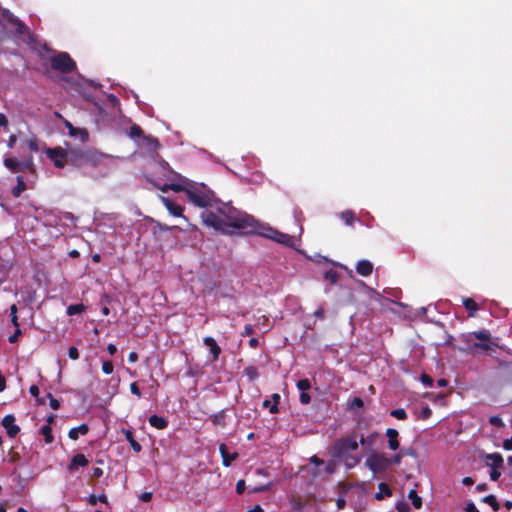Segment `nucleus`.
I'll list each match as a JSON object with an SVG mask.
<instances>
[{"label": "nucleus", "instance_id": "obj_38", "mask_svg": "<svg viewBox=\"0 0 512 512\" xmlns=\"http://www.w3.org/2000/svg\"><path fill=\"white\" fill-rule=\"evenodd\" d=\"M144 134L142 128L138 125H132L129 130V136L131 138H140Z\"/></svg>", "mask_w": 512, "mask_h": 512}, {"label": "nucleus", "instance_id": "obj_9", "mask_svg": "<svg viewBox=\"0 0 512 512\" xmlns=\"http://www.w3.org/2000/svg\"><path fill=\"white\" fill-rule=\"evenodd\" d=\"M107 157L108 156L103 153L92 150H86L84 166H90L93 168L100 167Z\"/></svg>", "mask_w": 512, "mask_h": 512}, {"label": "nucleus", "instance_id": "obj_10", "mask_svg": "<svg viewBox=\"0 0 512 512\" xmlns=\"http://www.w3.org/2000/svg\"><path fill=\"white\" fill-rule=\"evenodd\" d=\"M86 150L81 148L68 149V163L74 167L81 168L84 166Z\"/></svg>", "mask_w": 512, "mask_h": 512}, {"label": "nucleus", "instance_id": "obj_20", "mask_svg": "<svg viewBox=\"0 0 512 512\" xmlns=\"http://www.w3.org/2000/svg\"><path fill=\"white\" fill-rule=\"evenodd\" d=\"M64 126L68 129L69 135L75 137L81 135L82 141H86L88 138V132L85 129H79L74 127L68 120H64Z\"/></svg>", "mask_w": 512, "mask_h": 512}, {"label": "nucleus", "instance_id": "obj_60", "mask_svg": "<svg viewBox=\"0 0 512 512\" xmlns=\"http://www.w3.org/2000/svg\"><path fill=\"white\" fill-rule=\"evenodd\" d=\"M140 500L143 502H150L152 499V493L151 492H144L140 495Z\"/></svg>", "mask_w": 512, "mask_h": 512}, {"label": "nucleus", "instance_id": "obj_16", "mask_svg": "<svg viewBox=\"0 0 512 512\" xmlns=\"http://www.w3.org/2000/svg\"><path fill=\"white\" fill-rule=\"evenodd\" d=\"M219 452L222 457V463L226 467L230 466L231 463L238 457V454L236 452L229 453L228 448H227L226 444H224V443L220 444Z\"/></svg>", "mask_w": 512, "mask_h": 512}, {"label": "nucleus", "instance_id": "obj_59", "mask_svg": "<svg viewBox=\"0 0 512 512\" xmlns=\"http://www.w3.org/2000/svg\"><path fill=\"white\" fill-rule=\"evenodd\" d=\"M29 392L35 398H38V396L40 394L39 388H38L37 385H31L30 388H29Z\"/></svg>", "mask_w": 512, "mask_h": 512}, {"label": "nucleus", "instance_id": "obj_56", "mask_svg": "<svg viewBox=\"0 0 512 512\" xmlns=\"http://www.w3.org/2000/svg\"><path fill=\"white\" fill-rule=\"evenodd\" d=\"M21 335V329L16 328L14 334L10 335L8 340L10 343H16L18 341V337Z\"/></svg>", "mask_w": 512, "mask_h": 512}, {"label": "nucleus", "instance_id": "obj_43", "mask_svg": "<svg viewBox=\"0 0 512 512\" xmlns=\"http://www.w3.org/2000/svg\"><path fill=\"white\" fill-rule=\"evenodd\" d=\"M2 16L12 25H14L18 20V18L15 17L14 14L11 13L8 9L2 10Z\"/></svg>", "mask_w": 512, "mask_h": 512}, {"label": "nucleus", "instance_id": "obj_5", "mask_svg": "<svg viewBox=\"0 0 512 512\" xmlns=\"http://www.w3.org/2000/svg\"><path fill=\"white\" fill-rule=\"evenodd\" d=\"M51 68L62 73H70L76 68L75 61L67 52H61L50 59Z\"/></svg>", "mask_w": 512, "mask_h": 512}, {"label": "nucleus", "instance_id": "obj_30", "mask_svg": "<svg viewBox=\"0 0 512 512\" xmlns=\"http://www.w3.org/2000/svg\"><path fill=\"white\" fill-rule=\"evenodd\" d=\"M85 309H86V307L82 303L72 304L67 307L66 313L68 316H73V315L82 313L83 311H85Z\"/></svg>", "mask_w": 512, "mask_h": 512}, {"label": "nucleus", "instance_id": "obj_45", "mask_svg": "<svg viewBox=\"0 0 512 512\" xmlns=\"http://www.w3.org/2000/svg\"><path fill=\"white\" fill-rule=\"evenodd\" d=\"M47 398L49 399L50 407L53 410H58L60 408V402L56 398L53 397V395L49 392L47 393Z\"/></svg>", "mask_w": 512, "mask_h": 512}, {"label": "nucleus", "instance_id": "obj_41", "mask_svg": "<svg viewBox=\"0 0 512 512\" xmlns=\"http://www.w3.org/2000/svg\"><path fill=\"white\" fill-rule=\"evenodd\" d=\"M390 415L398 420H405L407 418V413L403 408L392 410Z\"/></svg>", "mask_w": 512, "mask_h": 512}, {"label": "nucleus", "instance_id": "obj_34", "mask_svg": "<svg viewBox=\"0 0 512 512\" xmlns=\"http://www.w3.org/2000/svg\"><path fill=\"white\" fill-rule=\"evenodd\" d=\"M364 406V401L360 397H354L347 406V409L354 412L356 409L362 408Z\"/></svg>", "mask_w": 512, "mask_h": 512}, {"label": "nucleus", "instance_id": "obj_46", "mask_svg": "<svg viewBox=\"0 0 512 512\" xmlns=\"http://www.w3.org/2000/svg\"><path fill=\"white\" fill-rule=\"evenodd\" d=\"M14 26L16 27V32L18 34H23L27 30V27H26L25 23L23 21L19 20V19L16 21Z\"/></svg>", "mask_w": 512, "mask_h": 512}, {"label": "nucleus", "instance_id": "obj_28", "mask_svg": "<svg viewBox=\"0 0 512 512\" xmlns=\"http://www.w3.org/2000/svg\"><path fill=\"white\" fill-rule=\"evenodd\" d=\"M26 190V184L22 176L17 177V184L12 190L14 197H19L23 191Z\"/></svg>", "mask_w": 512, "mask_h": 512}, {"label": "nucleus", "instance_id": "obj_50", "mask_svg": "<svg viewBox=\"0 0 512 512\" xmlns=\"http://www.w3.org/2000/svg\"><path fill=\"white\" fill-rule=\"evenodd\" d=\"M130 391H131V393H132L133 395H135V396H137V397H139V398L142 396V393H141V391H140V389H139V387H138L137 382H132V383L130 384Z\"/></svg>", "mask_w": 512, "mask_h": 512}, {"label": "nucleus", "instance_id": "obj_21", "mask_svg": "<svg viewBox=\"0 0 512 512\" xmlns=\"http://www.w3.org/2000/svg\"><path fill=\"white\" fill-rule=\"evenodd\" d=\"M89 431V427L87 424L83 423L77 427H73L68 432V437L71 440H77L79 435H86Z\"/></svg>", "mask_w": 512, "mask_h": 512}, {"label": "nucleus", "instance_id": "obj_32", "mask_svg": "<svg viewBox=\"0 0 512 512\" xmlns=\"http://www.w3.org/2000/svg\"><path fill=\"white\" fill-rule=\"evenodd\" d=\"M40 433L44 436L45 443L50 444L54 441L52 428L49 426V424L44 425L41 428Z\"/></svg>", "mask_w": 512, "mask_h": 512}, {"label": "nucleus", "instance_id": "obj_53", "mask_svg": "<svg viewBox=\"0 0 512 512\" xmlns=\"http://www.w3.org/2000/svg\"><path fill=\"white\" fill-rule=\"evenodd\" d=\"M299 400L301 404H309L311 402V397L307 391H305L300 393Z\"/></svg>", "mask_w": 512, "mask_h": 512}, {"label": "nucleus", "instance_id": "obj_57", "mask_svg": "<svg viewBox=\"0 0 512 512\" xmlns=\"http://www.w3.org/2000/svg\"><path fill=\"white\" fill-rule=\"evenodd\" d=\"M402 457H403V454L402 453H398V454H395L393 455L390 459L391 461V464H395V465H398L401 463V460H402Z\"/></svg>", "mask_w": 512, "mask_h": 512}, {"label": "nucleus", "instance_id": "obj_40", "mask_svg": "<svg viewBox=\"0 0 512 512\" xmlns=\"http://www.w3.org/2000/svg\"><path fill=\"white\" fill-rule=\"evenodd\" d=\"M10 316H11V323L15 328H20L18 323V317H17V306L15 304H12L10 306Z\"/></svg>", "mask_w": 512, "mask_h": 512}, {"label": "nucleus", "instance_id": "obj_12", "mask_svg": "<svg viewBox=\"0 0 512 512\" xmlns=\"http://www.w3.org/2000/svg\"><path fill=\"white\" fill-rule=\"evenodd\" d=\"M162 203L166 207V209L169 211V213L175 217H182L186 220V217L183 215V207L176 204L172 200L166 197L161 198Z\"/></svg>", "mask_w": 512, "mask_h": 512}, {"label": "nucleus", "instance_id": "obj_3", "mask_svg": "<svg viewBox=\"0 0 512 512\" xmlns=\"http://www.w3.org/2000/svg\"><path fill=\"white\" fill-rule=\"evenodd\" d=\"M254 233L286 246L292 244V237L290 235L282 233L270 226H264L258 223Z\"/></svg>", "mask_w": 512, "mask_h": 512}, {"label": "nucleus", "instance_id": "obj_64", "mask_svg": "<svg viewBox=\"0 0 512 512\" xmlns=\"http://www.w3.org/2000/svg\"><path fill=\"white\" fill-rule=\"evenodd\" d=\"M247 512H263V508L259 504H256L252 508H250Z\"/></svg>", "mask_w": 512, "mask_h": 512}, {"label": "nucleus", "instance_id": "obj_39", "mask_svg": "<svg viewBox=\"0 0 512 512\" xmlns=\"http://www.w3.org/2000/svg\"><path fill=\"white\" fill-rule=\"evenodd\" d=\"M296 387L301 392H305V391H308L311 388V383H310L309 379H307V378L300 379V380L297 381Z\"/></svg>", "mask_w": 512, "mask_h": 512}, {"label": "nucleus", "instance_id": "obj_33", "mask_svg": "<svg viewBox=\"0 0 512 512\" xmlns=\"http://www.w3.org/2000/svg\"><path fill=\"white\" fill-rule=\"evenodd\" d=\"M482 501L484 503L488 504L495 512L500 509V505H499L496 497L493 494L483 497Z\"/></svg>", "mask_w": 512, "mask_h": 512}, {"label": "nucleus", "instance_id": "obj_8", "mask_svg": "<svg viewBox=\"0 0 512 512\" xmlns=\"http://www.w3.org/2000/svg\"><path fill=\"white\" fill-rule=\"evenodd\" d=\"M4 165L6 168H8L13 173L32 170L34 167L32 158H29L24 161H17L14 158H6L4 160Z\"/></svg>", "mask_w": 512, "mask_h": 512}, {"label": "nucleus", "instance_id": "obj_35", "mask_svg": "<svg viewBox=\"0 0 512 512\" xmlns=\"http://www.w3.org/2000/svg\"><path fill=\"white\" fill-rule=\"evenodd\" d=\"M324 279L329 281L331 284H335L339 279L337 271L330 269L324 273Z\"/></svg>", "mask_w": 512, "mask_h": 512}, {"label": "nucleus", "instance_id": "obj_26", "mask_svg": "<svg viewBox=\"0 0 512 512\" xmlns=\"http://www.w3.org/2000/svg\"><path fill=\"white\" fill-rule=\"evenodd\" d=\"M378 489H379V491L375 494V498L377 500H382L385 496L389 497L392 495V491H391L390 487L384 482H381L378 485Z\"/></svg>", "mask_w": 512, "mask_h": 512}, {"label": "nucleus", "instance_id": "obj_18", "mask_svg": "<svg viewBox=\"0 0 512 512\" xmlns=\"http://www.w3.org/2000/svg\"><path fill=\"white\" fill-rule=\"evenodd\" d=\"M356 272L364 277H367L373 272V264L369 260H360L356 265Z\"/></svg>", "mask_w": 512, "mask_h": 512}, {"label": "nucleus", "instance_id": "obj_48", "mask_svg": "<svg viewBox=\"0 0 512 512\" xmlns=\"http://www.w3.org/2000/svg\"><path fill=\"white\" fill-rule=\"evenodd\" d=\"M343 458L345 459L346 464L349 467H353L356 464H358V462H359V458L358 457L348 456V454L346 455V457H343Z\"/></svg>", "mask_w": 512, "mask_h": 512}, {"label": "nucleus", "instance_id": "obj_24", "mask_svg": "<svg viewBox=\"0 0 512 512\" xmlns=\"http://www.w3.org/2000/svg\"><path fill=\"white\" fill-rule=\"evenodd\" d=\"M210 420L214 426L225 427L226 426V414L225 410H221L210 416Z\"/></svg>", "mask_w": 512, "mask_h": 512}, {"label": "nucleus", "instance_id": "obj_1", "mask_svg": "<svg viewBox=\"0 0 512 512\" xmlns=\"http://www.w3.org/2000/svg\"><path fill=\"white\" fill-rule=\"evenodd\" d=\"M217 212L205 211L202 218L207 226L223 233H229L227 228L242 229L254 233L258 222L250 215L237 210L229 204L217 201Z\"/></svg>", "mask_w": 512, "mask_h": 512}, {"label": "nucleus", "instance_id": "obj_52", "mask_svg": "<svg viewBox=\"0 0 512 512\" xmlns=\"http://www.w3.org/2000/svg\"><path fill=\"white\" fill-rule=\"evenodd\" d=\"M253 333H254V327H253V325H252V324H246V325L244 326L243 331L241 332V335H242L243 337H245V336H250V335H252Z\"/></svg>", "mask_w": 512, "mask_h": 512}, {"label": "nucleus", "instance_id": "obj_22", "mask_svg": "<svg viewBox=\"0 0 512 512\" xmlns=\"http://www.w3.org/2000/svg\"><path fill=\"white\" fill-rule=\"evenodd\" d=\"M149 424L159 430L165 429L168 426V421L161 416H158L156 414L151 415L148 419Z\"/></svg>", "mask_w": 512, "mask_h": 512}, {"label": "nucleus", "instance_id": "obj_55", "mask_svg": "<svg viewBox=\"0 0 512 512\" xmlns=\"http://www.w3.org/2000/svg\"><path fill=\"white\" fill-rule=\"evenodd\" d=\"M245 481L244 480H238L237 483H236V492L237 494H242L244 493L245 491Z\"/></svg>", "mask_w": 512, "mask_h": 512}, {"label": "nucleus", "instance_id": "obj_47", "mask_svg": "<svg viewBox=\"0 0 512 512\" xmlns=\"http://www.w3.org/2000/svg\"><path fill=\"white\" fill-rule=\"evenodd\" d=\"M431 415H432V410L430 409L429 406H425L422 408V410L420 412L421 419L426 420V419L430 418Z\"/></svg>", "mask_w": 512, "mask_h": 512}, {"label": "nucleus", "instance_id": "obj_13", "mask_svg": "<svg viewBox=\"0 0 512 512\" xmlns=\"http://www.w3.org/2000/svg\"><path fill=\"white\" fill-rule=\"evenodd\" d=\"M203 343L209 348L213 361H217L221 354V348L216 340L213 337L207 336L203 338Z\"/></svg>", "mask_w": 512, "mask_h": 512}, {"label": "nucleus", "instance_id": "obj_11", "mask_svg": "<svg viewBox=\"0 0 512 512\" xmlns=\"http://www.w3.org/2000/svg\"><path fill=\"white\" fill-rule=\"evenodd\" d=\"M2 426L6 429L7 435L10 438L16 437L20 431V427L15 424V417L12 414L4 416Z\"/></svg>", "mask_w": 512, "mask_h": 512}, {"label": "nucleus", "instance_id": "obj_63", "mask_svg": "<svg viewBox=\"0 0 512 512\" xmlns=\"http://www.w3.org/2000/svg\"><path fill=\"white\" fill-rule=\"evenodd\" d=\"M465 512H479V511L473 502H469V503H467Z\"/></svg>", "mask_w": 512, "mask_h": 512}, {"label": "nucleus", "instance_id": "obj_62", "mask_svg": "<svg viewBox=\"0 0 512 512\" xmlns=\"http://www.w3.org/2000/svg\"><path fill=\"white\" fill-rule=\"evenodd\" d=\"M314 315L316 318L318 319H324L325 318V311L322 307L318 308L315 312H314Z\"/></svg>", "mask_w": 512, "mask_h": 512}, {"label": "nucleus", "instance_id": "obj_4", "mask_svg": "<svg viewBox=\"0 0 512 512\" xmlns=\"http://www.w3.org/2000/svg\"><path fill=\"white\" fill-rule=\"evenodd\" d=\"M359 442L357 441V435L355 433L341 438L335 442L333 450L334 454L337 457H346V455L350 451H355L358 449Z\"/></svg>", "mask_w": 512, "mask_h": 512}, {"label": "nucleus", "instance_id": "obj_23", "mask_svg": "<svg viewBox=\"0 0 512 512\" xmlns=\"http://www.w3.org/2000/svg\"><path fill=\"white\" fill-rule=\"evenodd\" d=\"M123 433L132 450L136 453H139L142 450V446L135 440L133 432L130 429H127L123 430Z\"/></svg>", "mask_w": 512, "mask_h": 512}, {"label": "nucleus", "instance_id": "obj_14", "mask_svg": "<svg viewBox=\"0 0 512 512\" xmlns=\"http://www.w3.org/2000/svg\"><path fill=\"white\" fill-rule=\"evenodd\" d=\"M483 459L486 465L491 468H501L503 466V457L500 453L484 454Z\"/></svg>", "mask_w": 512, "mask_h": 512}, {"label": "nucleus", "instance_id": "obj_49", "mask_svg": "<svg viewBox=\"0 0 512 512\" xmlns=\"http://www.w3.org/2000/svg\"><path fill=\"white\" fill-rule=\"evenodd\" d=\"M68 356L72 360H77L79 358V351L77 347L72 346L68 349Z\"/></svg>", "mask_w": 512, "mask_h": 512}, {"label": "nucleus", "instance_id": "obj_54", "mask_svg": "<svg viewBox=\"0 0 512 512\" xmlns=\"http://www.w3.org/2000/svg\"><path fill=\"white\" fill-rule=\"evenodd\" d=\"M500 468H491V471H490V479L492 481H497L500 476H501V472L499 471Z\"/></svg>", "mask_w": 512, "mask_h": 512}, {"label": "nucleus", "instance_id": "obj_36", "mask_svg": "<svg viewBox=\"0 0 512 512\" xmlns=\"http://www.w3.org/2000/svg\"><path fill=\"white\" fill-rule=\"evenodd\" d=\"M97 502H101V503H107V497L105 494H101L99 496H96V495H90L88 497V503L92 506H95L97 504Z\"/></svg>", "mask_w": 512, "mask_h": 512}, {"label": "nucleus", "instance_id": "obj_25", "mask_svg": "<svg viewBox=\"0 0 512 512\" xmlns=\"http://www.w3.org/2000/svg\"><path fill=\"white\" fill-rule=\"evenodd\" d=\"M341 220L348 226H352L356 221V214L352 210H345L339 214Z\"/></svg>", "mask_w": 512, "mask_h": 512}, {"label": "nucleus", "instance_id": "obj_51", "mask_svg": "<svg viewBox=\"0 0 512 512\" xmlns=\"http://www.w3.org/2000/svg\"><path fill=\"white\" fill-rule=\"evenodd\" d=\"M420 380L426 386H432L433 384V379L426 373L421 374Z\"/></svg>", "mask_w": 512, "mask_h": 512}, {"label": "nucleus", "instance_id": "obj_29", "mask_svg": "<svg viewBox=\"0 0 512 512\" xmlns=\"http://www.w3.org/2000/svg\"><path fill=\"white\" fill-rule=\"evenodd\" d=\"M244 374L250 382H253L259 377L258 368L252 365L245 367Z\"/></svg>", "mask_w": 512, "mask_h": 512}, {"label": "nucleus", "instance_id": "obj_7", "mask_svg": "<svg viewBox=\"0 0 512 512\" xmlns=\"http://www.w3.org/2000/svg\"><path fill=\"white\" fill-rule=\"evenodd\" d=\"M45 153L57 168H64L68 163V149L64 150L61 147L47 148Z\"/></svg>", "mask_w": 512, "mask_h": 512}, {"label": "nucleus", "instance_id": "obj_17", "mask_svg": "<svg viewBox=\"0 0 512 512\" xmlns=\"http://www.w3.org/2000/svg\"><path fill=\"white\" fill-rule=\"evenodd\" d=\"M386 436L388 437V447L390 450H397L399 449L400 443L398 441L399 433L394 428H388L386 430Z\"/></svg>", "mask_w": 512, "mask_h": 512}, {"label": "nucleus", "instance_id": "obj_19", "mask_svg": "<svg viewBox=\"0 0 512 512\" xmlns=\"http://www.w3.org/2000/svg\"><path fill=\"white\" fill-rule=\"evenodd\" d=\"M462 305L467 310L469 317H475L476 312L479 310L478 304L470 297H463Z\"/></svg>", "mask_w": 512, "mask_h": 512}, {"label": "nucleus", "instance_id": "obj_31", "mask_svg": "<svg viewBox=\"0 0 512 512\" xmlns=\"http://www.w3.org/2000/svg\"><path fill=\"white\" fill-rule=\"evenodd\" d=\"M408 498L411 500L413 506L416 508V509H420L422 507V499L421 497L417 494L416 490L414 489H411L408 493Z\"/></svg>", "mask_w": 512, "mask_h": 512}, {"label": "nucleus", "instance_id": "obj_2", "mask_svg": "<svg viewBox=\"0 0 512 512\" xmlns=\"http://www.w3.org/2000/svg\"><path fill=\"white\" fill-rule=\"evenodd\" d=\"M175 179H177L179 182L171 183L169 188L174 192H185L188 200L194 205L200 208H205L212 206L213 202L217 203L212 191H203L200 188L195 187L190 180L182 177L178 173H175Z\"/></svg>", "mask_w": 512, "mask_h": 512}, {"label": "nucleus", "instance_id": "obj_27", "mask_svg": "<svg viewBox=\"0 0 512 512\" xmlns=\"http://www.w3.org/2000/svg\"><path fill=\"white\" fill-rule=\"evenodd\" d=\"M380 436L378 432H373L369 434L367 437L361 436L359 439V443L363 446L372 447L375 440Z\"/></svg>", "mask_w": 512, "mask_h": 512}, {"label": "nucleus", "instance_id": "obj_15", "mask_svg": "<svg viewBox=\"0 0 512 512\" xmlns=\"http://www.w3.org/2000/svg\"><path fill=\"white\" fill-rule=\"evenodd\" d=\"M89 461L85 457L84 454L78 453L74 455L68 465V470L70 472L75 471L78 467H86L88 465Z\"/></svg>", "mask_w": 512, "mask_h": 512}, {"label": "nucleus", "instance_id": "obj_37", "mask_svg": "<svg viewBox=\"0 0 512 512\" xmlns=\"http://www.w3.org/2000/svg\"><path fill=\"white\" fill-rule=\"evenodd\" d=\"M472 335L478 339V340H481V341H490V338H491V335L488 331L486 330H480V331H475L472 333Z\"/></svg>", "mask_w": 512, "mask_h": 512}, {"label": "nucleus", "instance_id": "obj_58", "mask_svg": "<svg viewBox=\"0 0 512 512\" xmlns=\"http://www.w3.org/2000/svg\"><path fill=\"white\" fill-rule=\"evenodd\" d=\"M396 509L398 512H410V508L407 503H398Z\"/></svg>", "mask_w": 512, "mask_h": 512}, {"label": "nucleus", "instance_id": "obj_44", "mask_svg": "<svg viewBox=\"0 0 512 512\" xmlns=\"http://www.w3.org/2000/svg\"><path fill=\"white\" fill-rule=\"evenodd\" d=\"M102 371L104 374L109 375L114 371V365L110 360L103 361L102 363Z\"/></svg>", "mask_w": 512, "mask_h": 512}, {"label": "nucleus", "instance_id": "obj_42", "mask_svg": "<svg viewBox=\"0 0 512 512\" xmlns=\"http://www.w3.org/2000/svg\"><path fill=\"white\" fill-rule=\"evenodd\" d=\"M280 399H281V397H280V395L278 393H274L272 395L273 404L270 407V413L276 414V413L279 412L278 404L280 402Z\"/></svg>", "mask_w": 512, "mask_h": 512}, {"label": "nucleus", "instance_id": "obj_61", "mask_svg": "<svg viewBox=\"0 0 512 512\" xmlns=\"http://www.w3.org/2000/svg\"><path fill=\"white\" fill-rule=\"evenodd\" d=\"M503 448L506 450V451H511L512 450V439L509 438V439H505L503 441Z\"/></svg>", "mask_w": 512, "mask_h": 512}, {"label": "nucleus", "instance_id": "obj_6", "mask_svg": "<svg viewBox=\"0 0 512 512\" xmlns=\"http://www.w3.org/2000/svg\"><path fill=\"white\" fill-rule=\"evenodd\" d=\"M365 464L373 473H378L387 470L391 464V461L386 455L373 452L367 458Z\"/></svg>", "mask_w": 512, "mask_h": 512}]
</instances>
